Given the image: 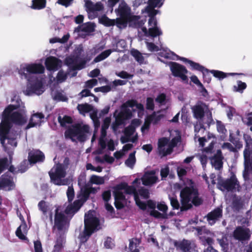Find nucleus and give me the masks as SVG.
Instances as JSON below:
<instances>
[{
    "label": "nucleus",
    "instance_id": "obj_14",
    "mask_svg": "<svg viewBox=\"0 0 252 252\" xmlns=\"http://www.w3.org/2000/svg\"><path fill=\"white\" fill-rule=\"evenodd\" d=\"M173 245L179 252H196L195 243L190 240H174Z\"/></svg>",
    "mask_w": 252,
    "mask_h": 252
},
{
    "label": "nucleus",
    "instance_id": "obj_54",
    "mask_svg": "<svg viewBox=\"0 0 252 252\" xmlns=\"http://www.w3.org/2000/svg\"><path fill=\"white\" fill-rule=\"evenodd\" d=\"M218 241L223 250L227 248L228 242L226 236H223L221 239H218Z\"/></svg>",
    "mask_w": 252,
    "mask_h": 252
},
{
    "label": "nucleus",
    "instance_id": "obj_19",
    "mask_svg": "<svg viewBox=\"0 0 252 252\" xmlns=\"http://www.w3.org/2000/svg\"><path fill=\"white\" fill-rule=\"evenodd\" d=\"M83 47L81 45L77 47L75 50V53L76 54L75 57H69L67 58L65 60L66 63L74 69H81L83 68L84 67L85 63H84L80 64L78 63L80 56L83 52Z\"/></svg>",
    "mask_w": 252,
    "mask_h": 252
},
{
    "label": "nucleus",
    "instance_id": "obj_63",
    "mask_svg": "<svg viewBox=\"0 0 252 252\" xmlns=\"http://www.w3.org/2000/svg\"><path fill=\"white\" fill-rule=\"evenodd\" d=\"M146 43L147 45V47L149 51H157L159 50L158 47L155 45L154 43L148 42L147 41H146Z\"/></svg>",
    "mask_w": 252,
    "mask_h": 252
},
{
    "label": "nucleus",
    "instance_id": "obj_21",
    "mask_svg": "<svg viewBox=\"0 0 252 252\" xmlns=\"http://www.w3.org/2000/svg\"><path fill=\"white\" fill-rule=\"evenodd\" d=\"M209 145L206 148H204L201 154L199 155V159L203 167L206 165L208 158H212V154L214 151V146L216 143L215 137H213V139L209 141Z\"/></svg>",
    "mask_w": 252,
    "mask_h": 252
},
{
    "label": "nucleus",
    "instance_id": "obj_7",
    "mask_svg": "<svg viewBox=\"0 0 252 252\" xmlns=\"http://www.w3.org/2000/svg\"><path fill=\"white\" fill-rule=\"evenodd\" d=\"M91 134L89 126L83 123L72 125L65 132V137L73 141H85Z\"/></svg>",
    "mask_w": 252,
    "mask_h": 252
},
{
    "label": "nucleus",
    "instance_id": "obj_61",
    "mask_svg": "<svg viewBox=\"0 0 252 252\" xmlns=\"http://www.w3.org/2000/svg\"><path fill=\"white\" fill-rule=\"evenodd\" d=\"M34 252H43L42 245L40 241L37 240L34 242Z\"/></svg>",
    "mask_w": 252,
    "mask_h": 252
},
{
    "label": "nucleus",
    "instance_id": "obj_41",
    "mask_svg": "<svg viewBox=\"0 0 252 252\" xmlns=\"http://www.w3.org/2000/svg\"><path fill=\"white\" fill-rule=\"evenodd\" d=\"M106 178H107L106 176L100 177L93 175L91 176L89 182L92 184H95L97 185H102L105 183V180Z\"/></svg>",
    "mask_w": 252,
    "mask_h": 252
},
{
    "label": "nucleus",
    "instance_id": "obj_57",
    "mask_svg": "<svg viewBox=\"0 0 252 252\" xmlns=\"http://www.w3.org/2000/svg\"><path fill=\"white\" fill-rule=\"evenodd\" d=\"M67 74L63 71H60L57 76V81L59 82H63L66 79Z\"/></svg>",
    "mask_w": 252,
    "mask_h": 252
},
{
    "label": "nucleus",
    "instance_id": "obj_49",
    "mask_svg": "<svg viewBox=\"0 0 252 252\" xmlns=\"http://www.w3.org/2000/svg\"><path fill=\"white\" fill-rule=\"evenodd\" d=\"M160 54L161 57L167 59L175 60V58H178V56L175 54L173 52L167 50L160 52Z\"/></svg>",
    "mask_w": 252,
    "mask_h": 252
},
{
    "label": "nucleus",
    "instance_id": "obj_26",
    "mask_svg": "<svg viewBox=\"0 0 252 252\" xmlns=\"http://www.w3.org/2000/svg\"><path fill=\"white\" fill-rule=\"evenodd\" d=\"M204 129L201 125L196 124L194 126V131L195 132V139L198 138V141L199 145L201 147H204L206 142H209L213 139V137H215L213 134H208L207 138L200 137L199 135H198L200 130L204 132Z\"/></svg>",
    "mask_w": 252,
    "mask_h": 252
},
{
    "label": "nucleus",
    "instance_id": "obj_4",
    "mask_svg": "<svg viewBox=\"0 0 252 252\" xmlns=\"http://www.w3.org/2000/svg\"><path fill=\"white\" fill-rule=\"evenodd\" d=\"M118 17L116 19H111L106 16H102L100 19L101 23L106 26L116 25L119 29L126 28L128 19L131 15V9L124 0H121L119 6L115 10Z\"/></svg>",
    "mask_w": 252,
    "mask_h": 252
},
{
    "label": "nucleus",
    "instance_id": "obj_16",
    "mask_svg": "<svg viewBox=\"0 0 252 252\" xmlns=\"http://www.w3.org/2000/svg\"><path fill=\"white\" fill-rule=\"evenodd\" d=\"M169 67L173 75L181 78L182 81L187 83L188 78L187 74L188 71L185 66L175 62L169 63Z\"/></svg>",
    "mask_w": 252,
    "mask_h": 252
},
{
    "label": "nucleus",
    "instance_id": "obj_42",
    "mask_svg": "<svg viewBox=\"0 0 252 252\" xmlns=\"http://www.w3.org/2000/svg\"><path fill=\"white\" fill-rule=\"evenodd\" d=\"M46 0H32L31 8L34 9H41L46 6Z\"/></svg>",
    "mask_w": 252,
    "mask_h": 252
},
{
    "label": "nucleus",
    "instance_id": "obj_48",
    "mask_svg": "<svg viewBox=\"0 0 252 252\" xmlns=\"http://www.w3.org/2000/svg\"><path fill=\"white\" fill-rule=\"evenodd\" d=\"M77 108L79 112L84 115L85 113L90 112L92 108L91 105L85 104L78 105Z\"/></svg>",
    "mask_w": 252,
    "mask_h": 252
},
{
    "label": "nucleus",
    "instance_id": "obj_11",
    "mask_svg": "<svg viewBox=\"0 0 252 252\" xmlns=\"http://www.w3.org/2000/svg\"><path fill=\"white\" fill-rule=\"evenodd\" d=\"M66 167L58 164L55 165L49 172L51 181L58 186L66 185L67 180L64 179L66 175Z\"/></svg>",
    "mask_w": 252,
    "mask_h": 252
},
{
    "label": "nucleus",
    "instance_id": "obj_29",
    "mask_svg": "<svg viewBox=\"0 0 252 252\" xmlns=\"http://www.w3.org/2000/svg\"><path fill=\"white\" fill-rule=\"evenodd\" d=\"M143 184L145 186H151L158 181V177L156 175V171H151L146 172L141 179Z\"/></svg>",
    "mask_w": 252,
    "mask_h": 252
},
{
    "label": "nucleus",
    "instance_id": "obj_45",
    "mask_svg": "<svg viewBox=\"0 0 252 252\" xmlns=\"http://www.w3.org/2000/svg\"><path fill=\"white\" fill-rule=\"evenodd\" d=\"M112 52L114 51L112 49H108L103 51L94 59V63H97L105 59L111 54Z\"/></svg>",
    "mask_w": 252,
    "mask_h": 252
},
{
    "label": "nucleus",
    "instance_id": "obj_53",
    "mask_svg": "<svg viewBox=\"0 0 252 252\" xmlns=\"http://www.w3.org/2000/svg\"><path fill=\"white\" fill-rule=\"evenodd\" d=\"M10 163L11 161H9L6 158L0 159V173L7 168Z\"/></svg>",
    "mask_w": 252,
    "mask_h": 252
},
{
    "label": "nucleus",
    "instance_id": "obj_9",
    "mask_svg": "<svg viewBox=\"0 0 252 252\" xmlns=\"http://www.w3.org/2000/svg\"><path fill=\"white\" fill-rule=\"evenodd\" d=\"M182 211L187 210L192 207V204L199 205L202 203L199 197L197 191L192 187H187L182 189L180 192Z\"/></svg>",
    "mask_w": 252,
    "mask_h": 252
},
{
    "label": "nucleus",
    "instance_id": "obj_51",
    "mask_svg": "<svg viewBox=\"0 0 252 252\" xmlns=\"http://www.w3.org/2000/svg\"><path fill=\"white\" fill-rule=\"evenodd\" d=\"M126 46V43L125 40L121 39L116 44V48L113 49V51H122Z\"/></svg>",
    "mask_w": 252,
    "mask_h": 252
},
{
    "label": "nucleus",
    "instance_id": "obj_5",
    "mask_svg": "<svg viewBox=\"0 0 252 252\" xmlns=\"http://www.w3.org/2000/svg\"><path fill=\"white\" fill-rule=\"evenodd\" d=\"M164 0H149L148 5L142 10L143 13H147L150 18L148 21L149 34L152 37H156L162 34L161 31L157 27V21L155 16L159 11L155 9L156 7H160L163 4Z\"/></svg>",
    "mask_w": 252,
    "mask_h": 252
},
{
    "label": "nucleus",
    "instance_id": "obj_55",
    "mask_svg": "<svg viewBox=\"0 0 252 252\" xmlns=\"http://www.w3.org/2000/svg\"><path fill=\"white\" fill-rule=\"evenodd\" d=\"M53 96L54 99L58 101H65L67 99L66 97L62 93H56L53 94Z\"/></svg>",
    "mask_w": 252,
    "mask_h": 252
},
{
    "label": "nucleus",
    "instance_id": "obj_18",
    "mask_svg": "<svg viewBox=\"0 0 252 252\" xmlns=\"http://www.w3.org/2000/svg\"><path fill=\"white\" fill-rule=\"evenodd\" d=\"M55 226L59 230L66 229L68 226V220L67 217L63 213L60 208L55 210Z\"/></svg>",
    "mask_w": 252,
    "mask_h": 252
},
{
    "label": "nucleus",
    "instance_id": "obj_20",
    "mask_svg": "<svg viewBox=\"0 0 252 252\" xmlns=\"http://www.w3.org/2000/svg\"><path fill=\"white\" fill-rule=\"evenodd\" d=\"M145 20H141L140 17L138 16L132 15L130 16L128 19V23L131 27H135L138 29L139 33H140V30L143 32L144 35L146 36H151L149 34V29L148 30L147 28L143 26L145 24Z\"/></svg>",
    "mask_w": 252,
    "mask_h": 252
},
{
    "label": "nucleus",
    "instance_id": "obj_27",
    "mask_svg": "<svg viewBox=\"0 0 252 252\" xmlns=\"http://www.w3.org/2000/svg\"><path fill=\"white\" fill-rule=\"evenodd\" d=\"M250 236V230L245 227H238L233 232L234 238L240 241L247 240Z\"/></svg>",
    "mask_w": 252,
    "mask_h": 252
},
{
    "label": "nucleus",
    "instance_id": "obj_13",
    "mask_svg": "<svg viewBox=\"0 0 252 252\" xmlns=\"http://www.w3.org/2000/svg\"><path fill=\"white\" fill-rule=\"evenodd\" d=\"M218 188L222 191L240 190V186L236 176L232 175L229 179L223 181L220 177L218 178Z\"/></svg>",
    "mask_w": 252,
    "mask_h": 252
},
{
    "label": "nucleus",
    "instance_id": "obj_40",
    "mask_svg": "<svg viewBox=\"0 0 252 252\" xmlns=\"http://www.w3.org/2000/svg\"><path fill=\"white\" fill-rule=\"evenodd\" d=\"M140 241L137 239H132L130 241L128 252H139Z\"/></svg>",
    "mask_w": 252,
    "mask_h": 252
},
{
    "label": "nucleus",
    "instance_id": "obj_50",
    "mask_svg": "<svg viewBox=\"0 0 252 252\" xmlns=\"http://www.w3.org/2000/svg\"><path fill=\"white\" fill-rule=\"evenodd\" d=\"M246 87L247 85L245 83L242 82L241 81H238L237 82V85L234 86V91L242 93L243 90L246 89Z\"/></svg>",
    "mask_w": 252,
    "mask_h": 252
},
{
    "label": "nucleus",
    "instance_id": "obj_28",
    "mask_svg": "<svg viewBox=\"0 0 252 252\" xmlns=\"http://www.w3.org/2000/svg\"><path fill=\"white\" fill-rule=\"evenodd\" d=\"M45 64L48 70L56 71L61 67L62 62L55 57H49L46 59Z\"/></svg>",
    "mask_w": 252,
    "mask_h": 252
},
{
    "label": "nucleus",
    "instance_id": "obj_8",
    "mask_svg": "<svg viewBox=\"0 0 252 252\" xmlns=\"http://www.w3.org/2000/svg\"><path fill=\"white\" fill-rule=\"evenodd\" d=\"M84 223V232L79 236L82 242H85L94 231L99 229V222L96 213L94 211H89L86 214Z\"/></svg>",
    "mask_w": 252,
    "mask_h": 252
},
{
    "label": "nucleus",
    "instance_id": "obj_62",
    "mask_svg": "<svg viewBox=\"0 0 252 252\" xmlns=\"http://www.w3.org/2000/svg\"><path fill=\"white\" fill-rule=\"evenodd\" d=\"M86 168L87 170H91L92 171H94L97 172H101L102 170V167L100 166L95 167L91 163H88L86 165Z\"/></svg>",
    "mask_w": 252,
    "mask_h": 252
},
{
    "label": "nucleus",
    "instance_id": "obj_59",
    "mask_svg": "<svg viewBox=\"0 0 252 252\" xmlns=\"http://www.w3.org/2000/svg\"><path fill=\"white\" fill-rule=\"evenodd\" d=\"M169 172V167L167 166H165L162 167L160 170V175L162 180L165 179L168 175Z\"/></svg>",
    "mask_w": 252,
    "mask_h": 252
},
{
    "label": "nucleus",
    "instance_id": "obj_37",
    "mask_svg": "<svg viewBox=\"0 0 252 252\" xmlns=\"http://www.w3.org/2000/svg\"><path fill=\"white\" fill-rule=\"evenodd\" d=\"M81 206V202L79 200L75 201L73 204L68 205L65 210L66 215H71L77 212Z\"/></svg>",
    "mask_w": 252,
    "mask_h": 252
},
{
    "label": "nucleus",
    "instance_id": "obj_17",
    "mask_svg": "<svg viewBox=\"0 0 252 252\" xmlns=\"http://www.w3.org/2000/svg\"><path fill=\"white\" fill-rule=\"evenodd\" d=\"M194 117L201 120L205 114L208 118V122L212 121V113L207 105L204 103L197 104L192 108Z\"/></svg>",
    "mask_w": 252,
    "mask_h": 252
},
{
    "label": "nucleus",
    "instance_id": "obj_25",
    "mask_svg": "<svg viewBox=\"0 0 252 252\" xmlns=\"http://www.w3.org/2000/svg\"><path fill=\"white\" fill-rule=\"evenodd\" d=\"M99 144L102 150L106 148L108 150L112 151L115 149V144L113 140L109 137H106V134H101Z\"/></svg>",
    "mask_w": 252,
    "mask_h": 252
},
{
    "label": "nucleus",
    "instance_id": "obj_24",
    "mask_svg": "<svg viewBox=\"0 0 252 252\" xmlns=\"http://www.w3.org/2000/svg\"><path fill=\"white\" fill-rule=\"evenodd\" d=\"M99 144L102 150L106 148L108 150L112 151L115 149V144L113 140L109 137H106V134H101Z\"/></svg>",
    "mask_w": 252,
    "mask_h": 252
},
{
    "label": "nucleus",
    "instance_id": "obj_44",
    "mask_svg": "<svg viewBox=\"0 0 252 252\" xmlns=\"http://www.w3.org/2000/svg\"><path fill=\"white\" fill-rule=\"evenodd\" d=\"M64 243V239L63 237L58 238L54 246L53 251L51 252H61L63 248Z\"/></svg>",
    "mask_w": 252,
    "mask_h": 252
},
{
    "label": "nucleus",
    "instance_id": "obj_10",
    "mask_svg": "<svg viewBox=\"0 0 252 252\" xmlns=\"http://www.w3.org/2000/svg\"><path fill=\"white\" fill-rule=\"evenodd\" d=\"M171 141L166 138L160 139L158 141V150L160 154L164 156L170 154L173 147L180 141L181 135L179 131L173 130L170 133Z\"/></svg>",
    "mask_w": 252,
    "mask_h": 252
},
{
    "label": "nucleus",
    "instance_id": "obj_31",
    "mask_svg": "<svg viewBox=\"0 0 252 252\" xmlns=\"http://www.w3.org/2000/svg\"><path fill=\"white\" fill-rule=\"evenodd\" d=\"M44 118V116L42 113H35L33 114L30 119L29 124L27 126L26 128L28 129L32 127H33L39 125Z\"/></svg>",
    "mask_w": 252,
    "mask_h": 252
},
{
    "label": "nucleus",
    "instance_id": "obj_64",
    "mask_svg": "<svg viewBox=\"0 0 252 252\" xmlns=\"http://www.w3.org/2000/svg\"><path fill=\"white\" fill-rule=\"evenodd\" d=\"M146 107L148 109L153 110L154 109V99L151 97L147 98Z\"/></svg>",
    "mask_w": 252,
    "mask_h": 252
},
{
    "label": "nucleus",
    "instance_id": "obj_22",
    "mask_svg": "<svg viewBox=\"0 0 252 252\" xmlns=\"http://www.w3.org/2000/svg\"><path fill=\"white\" fill-rule=\"evenodd\" d=\"M10 173H6L3 174L0 178V189L10 190L15 187L14 182L13 178L9 175Z\"/></svg>",
    "mask_w": 252,
    "mask_h": 252
},
{
    "label": "nucleus",
    "instance_id": "obj_58",
    "mask_svg": "<svg viewBox=\"0 0 252 252\" xmlns=\"http://www.w3.org/2000/svg\"><path fill=\"white\" fill-rule=\"evenodd\" d=\"M217 128L218 131L220 133L224 134L226 132V129H225L224 126L220 121H217Z\"/></svg>",
    "mask_w": 252,
    "mask_h": 252
},
{
    "label": "nucleus",
    "instance_id": "obj_12",
    "mask_svg": "<svg viewBox=\"0 0 252 252\" xmlns=\"http://www.w3.org/2000/svg\"><path fill=\"white\" fill-rule=\"evenodd\" d=\"M195 229L203 245H208L207 249L204 250V252H218L211 246L213 243V234L204 227H196Z\"/></svg>",
    "mask_w": 252,
    "mask_h": 252
},
{
    "label": "nucleus",
    "instance_id": "obj_38",
    "mask_svg": "<svg viewBox=\"0 0 252 252\" xmlns=\"http://www.w3.org/2000/svg\"><path fill=\"white\" fill-rule=\"evenodd\" d=\"M179 59L182 61L184 63H188L192 69L198 70L199 71H201L202 72H203L205 70V68L203 66H201L198 63H194L190 60H189L188 59L182 57L179 58Z\"/></svg>",
    "mask_w": 252,
    "mask_h": 252
},
{
    "label": "nucleus",
    "instance_id": "obj_56",
    "mask_svg": "<svg viewBox=\"0 0 252 252\" xmlns=\"http://www.w3.org/2000/svg\"><path fill=\"white\" fill-rule=\"evenodd\" d=\"M156 101L160 105H164L166 102V96L164 94H159L156 98Z\"/></svg>",
    "mask_w": 252,
    "mask_h": 252
},
{
    "label": "nucleus",
    "instance_id": "obj_60",
    "mask_svg": "<svg viewBox=\"0 0 252 252\" xmlns=\"http://www.w3.org/2000/svg\"><path fill=\"white\" fill-rule=\"evenodd\" d=\"M116 75L122 78L126 79V78H132L133 77L132 75L129 74L126 72L122 71L120 72H116Z\"/></svg>",
    "mask_w": 252,
    "mask_h": 252
},
{
    "label": "nucleus",
    "instance_id": "obj_3",
    "mask_svg": "<svg viewBox=\"0 0 252 252\" xmlns=\"http://www.w3.org/2000/svg\"><path fill=\"white\" fill-rule=\"evenodd\" d=\"M114 194L115 199V206L118 209H121L123 207V202L125 200L124 192L126 194H132L136 204L142 209H145L148 206L151 209L150 214L151 216L157 218H164V215L159 213L155 209L156 207V203L151 201H147V204L141 202L139 198L136 189L133 186H129L126 183H123L117 186L114 188Z\"/></svg>",
    "mask_w": 252,
    "mask_h": 252
},
{
    "label": "nucleus",
    "instance_id": "obj_46",
    "mask_svg": "<svg viewBox=\"0 0 252 252\" xmlns=\"http://www.w3.org/2000/svg\"><path fill=\"white\" fill-rule=\"evenodd\" d=\"M136 152L134 151L129 154L128 158L126 160L125 164L128 167L132 168L136 162L135 156Z\"/></svg>",
    "mask_w": 252,
    "mask_h": 252
},
{
    "label": "nucleus",
    "instance_id": "obj_6",
    "mask_svg": "<svg viewBox=\"0 0 252 252\" xmlns=\"http://www.w3.org/2000/svg\"><path fill=\"white\" fill-rule=\"evenodd\" d=\"M131 108L133 110L138 111V116L142 115L144 107L141 103H137L133 100H128L123 104L119 110L115 111L114 114L117 125L123 124L125 120L129 119L132 117Z\"/></svg>",
    "mask_w": 252,
    "mask_h": 252
},
{
    "label": "nucleus",
    "instance_id": "obj_23",
    "mask_svg": "<svg viewBox=\"0 0 252 252\" xmlns=\"http://www.w3.org/2000/svg\"><path fill=\"white\" fill-rule=\"evenodd\" d=\"M135 127L133 126H129L125 129V135L121 138L122 143H126L128 141L135 142L137 139L136 134H134Z\"/></svg>",
    "mask_w": 252,
    "mask_h": 252
},
{
    "label": "nucleus",
    "instance_id": "obj_52",
    "mask_svg": "<svg viewBox=\"0 0 252 252\" xmlns=\"http://www.w3.org/2000/svg\"><path fill=\"white\" fill-rule=\"evenodd\" d=\"M110 122L111 119L109 117H107L104 120L101 127V134H106V129L109 127Z\"/></svg>",
    "mask_w": 252,
    "mask_h": 252
},
{
    "label": "nucleus",
    "instance_id": "obj_15",
    "mask_svg": "<svg viewBox=\"0 0 252 252\" xmlns=\"http://www.w3.org/2000/svg\"><path fill=\"white\" fill-rule=\"evenodd\" d=\"M44 159L43 154L38 150L32 151L29 154V161L25 160L20 166L18 171L23 173L26 171L28 167L26 166L29 162L31 163H35L37 162L42 161Z\"/></svg>",
    "mask_w": 252,
    "mask_h": 252
},
{
    "label": "nucleus",
    "instance_id": "obj_39",
    "mask_svg": "<svg viewBox=\"0 0 252 252\" xmlns=\"http://www.w3.org/2000/svg\"><path fill=\"white\" fill-rule=\"evenodd\" d=\"M94 25L92 23H87L76 29L75 31L78 32L81 31L86 32H94Z\"/></svg>",
    "mask_w": 252,
    "mask_h": 252
},
{
    "label": "nucleus",
    "instance_id": "obj_47",
    "mask_svg": "<svg viewBox=\"0 0 252 252\" xmlns=\"http://www.w3.org/2000/svg\"><path fill=\"white\" fill-rule=\"evenodd\" d=\"M58 120L62 126L65 127H67L68 125L72 122V119L70 117L66 116H64L63 118L61 116H59Z\"/></svg>",
    "mask_w": 252,
    "mask_h": 252
},
{
    "label": "nucleus",
    "instance_id": "obj_35",
    "mask_svg": "<svg viewBox=\"0 0 252 252\" xmlns=\"http://www.w3.org/2000/svg\"><path fill=\"white\" fill-rule=\"evenodd\" d=\"M28 232L27 225L25 222H23L17 228L16 234V235L22 240H26V235Z\"/></svg>",
    "mask_w": 252,
    "mask_h": 252
},
{
    "label": "nucleus",
    "instance_id": "obj_34",
    "mask_svg": "<svg viewBox=\"0 0 252 252\" xmlns=\"http://www.w3.org/2000/svg\"><path fill=\"white\" fill-rule=\"evenodd\" d=\"M39 209L42 212L44 215L46 217H49L51 221L52 220V215L51 213V206L44 201H40L38 203Z\"/></svg>",
    "mask_w": 252,
    "mask_h": 252
},
{
    "label": "nucleus",
    "instance_id": "obj_1",
    "mask_svg": "<svg viewBox=\"0 0 252 252\" xmlns=\"http://www.w3.org/2000/svg\"><path fill=\"white\" fill-rule=\"evenodd\" d=\"M14 99L17 104H10L5 108L0 124V140L5 151L12 150L17 146L16 139L18 134L10 129V124L23 125L28 120L24 103L17 96H15L11 101L13 102Z\"/></svg>",
    "mask_w": 252,
    "mask_h": 252
},
{
    "label": "nucleus",
    "instance_id": "obj_43",
    "mask_svg": "<svg viewBox=\"0 0 252 252\" xmlns=\"http://www.w3.org/2000/svg\"><path fill=\"white\" fill-rule=\"evenodd\" d=\"M210 72L211 74L213 75V76L218 78L220 80L223 79L224 78L226 77L227 75H234L235 74H236V73H225L222 71H219V70H212L210 71Z\"/></svg>",
    "mask_w": 252,
    "mask_h": 252
},
{
    "label": "nucleus",
    "instance_id": "obj_2",
    "mask_svg": "<svg viewBox=\"0 0 252 252\" xmlns=\"http://www.w3.org/2000/svg\"><path fill=\"white\" fill-rule=\"evenodd\" d=\"M44 70V67L40 63H25L20 65L18 70L19 75L28 81L26 88L23 90L25 95H40L44 92L42 81L36 78L30 79V77L32 74L43 73Z\"/></svg>",
    "mask_w": 252,
    "mask_h": 252
},
{
    "label": "nucleus",
    "instance_id": "obj_32",
    "mask_svg": "<svg viewBox=\"0 0 252 252\" xmlns=\"http://www.w3.org/2000/svg\"><path fill=\"white\" fill-rule=\"evenodd\" d=\"M222 217V210L217 208L210 213L207 216V220L210 224L213 225Z\"/></svg>",
    "mask_w": 252,
    "mask_h": 252
},
{
    "label": "nucleus",
    "instance_id": "obj_36",
    "mask_svg": "<svg viewBox=\"0 0 252 252\" xmlns=\"http://www.w3.org/2000/svg\"><path fill=\"white\" fill-rule=\"evenodd\" d=\"M131 54L140 64L146 63V58L148 57L147 54H145V56H144L140 52L135 49L131 50Z\"/></svg>",
    "mask_w": 252,
    "mask_h": 252
},
{
    "label": "nucleus",
    "instance_id": "obj_33",
    "mask_svg": "<svg viewBox=\"0 0 252 252\" xmlns=\"http://www.w3.org/2000/svg\"><path fill=\"white\" fill-rule=\"evenodd\" d=\"M221 153L220 150H218L217 154L211 159L212 166L216 169H220L222 166Z\"/></svg>",
    "mask_w": 252,
    "mask_h": 252
},
{
    "label": "nucleus",
    "instance_id": "obj_30",
    "mask_svg": "<svg viewBox=\"0 0 252 252\" xmlns=\"http://www.w3.org/2000/svg\"><path fill=\"white\" fill-rule=\"evenodd\" d=\"M162 117L163 115L159 114L158 112L157 113H154L152 115L148 116L145 119L144 124L141 128L142 131H143L144 130L147 129L149 128L150 124H157Z\"/></svg>",
    "mask_w": 252,
    "mask_h": 252
}]
</instances>
